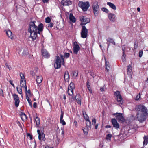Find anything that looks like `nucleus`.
<instances>
[{
  "label": "nucleus",
  "mask_w": 148,
  "mask_h": 148,
  "mask_svg": "<svg viewBox=\"0 0 148 148\" xmlns=\"http://www.w3.org/2000/svg\"><path fill=\"white\" fill-rule=\"evenodd\" d=\"M35 23L36 21H35L31 22L28 29V32L30 33V37L33 41L36 39L37 36V26L35 24Z\"/></svg>",
  "instance_id": "1"
},
{
  "label": "nucleus",
  "mask_w": 148,
  "mask_h": 148,
  "mask_svg": "<svg viewBox=\"0 0 148 148\" xmlns=\"http://www.w3.org/2000/svg\"><path fill=\"white\" fill-rule=\"evenodd\" d=\"M55 62L54 64V66L55 69H58L61 66V64L64 65V56L60 54V57L56 56V58Z\"/></svg>",
  "instance_id": "2"
},
{
  "label": "nucleus",
  "mask_w": 148,
  "mask_h": 148,
  "mask_svg": "<svg viewBox=\"0 0 148 148\" xmlns=\"http://www.w3.org/2000/svg\"><path fill=\"white\" fill-rule=\"evenodd\" d=\"M136 110L137 111V113L148 114V110L146 107L143 105L140 104L136 107Z\"/></svg>",
  "instance_id": "3"
},
{
  "label": "nucleus",
  "mask_w": 148,
  "mask_h": 148,
  "mask_svg": "<svg viewBox=\"0 0 148 148\" xmlns=\"http://www.w3.org/2000/svg\"><path fill=\"white\" fill-rule=\"evenodd\" d=\"M148 114H145L144 113H137L136 116V120L139 121L140 123H142L145 121L146 119V116Z\"/></svg>",
  "instance_id": "4"
},
{
  "label": "nucleus",
  "mask_w": 148,
  "mask_h": 148,
  "mask_svg": "<svg viewBox=\"0 0 148 148\" xmlns=\"http://www.w3.org/2000/svg\"><path fill=\"white\" fill-rule=\"evenodd\" d=\"M78 5V6L81 8L83 11L84 12L87 11L90 6V4L88 1L84 2L79 1Z\"/></svg>",
  "instance_id": "5"
},
{
  "label": "nucleus",
  "mask_w": 148,
  "mask_h": 148,
  "mask_svg": "<svg viewBox=\"0 0 148 148\" xmlns=\"http://www.w3.org/2000/svg\"><path fill=\"white\" fill-rule=\"evenodd\" d=\"M92 8L94 15L96 16H97L99 11V6L97 1H95L93 3Z\"/></svg>",
  "instance_id": "6"
},
{
  "label": "nucleus",
  "mask_w": 148,
  "mask_h": 148,
  "mask_svg": "<svg viewBox=\"0 0 148 148\" xmlns=\"http://www.w3.org/2000/svg\"><path fill=\"white\" fill-rule=\"evenodd\" d=\"M81 32V37L83 38H86L88 36V30L85 25H82Z\"/></svg>",
  "instance_id": "7"
},
{
  "label": "nucleus",
  "mask_w": 148,
  "mask_h": 148,
  "mask_svg": "<svg viewBox=\"0 0 148 148\" xmlns=\"http://www.w3.org/2000/svg\"><path fill=\"white\" fill-rule=\"evenodd\" d=\"M123 114L121 113H116L113 114L114 115H116L115 117L119 122L123 123L125 121V119L123 116Z\"/></svg>",
  "instance_id": "8"
},
{
  "label": "nucleus",
  "mask_w": 148,
  "mask_h": 148,
  "mask_svg": "<svg viewBox=\"0 0 148 148\" xmlns=\"http://www.w3.org/2000/svg\"><path fill=\"white\" fill-rule=\"evenodd\" d=\"M114 95L116 97L117 102L120 103L122 104L123 102V99L120 94V92L119 91L115 92Z\"/></svg>",
  "instance_id": "9"
},
{
  "label": "nucleus",
  "mask_w": 148,
  "mask_h": 148,
  "mask_svg": "<svg viewBox=\"0 0 148 148\" xmlns=\"http://www.w3.org/2000/svg\"><path fill=\"white\" fill-rule=\"evenodd\" d=\"M80 20L82 21L81 25H84L90 22V20L89 18H87L84 16H82L80 17Z\"/></svg>",
  "instance_id": "10"
},
{
  "label": "nucleus",
  "mask_w": 148,
  "mask_h": 148,
  "mask_svg": "<svg viewBox=\"0 0 148 148\" xmlns=\"http://www.w3.org/2000/svg\"><path fill=\"white\" fill-rule=\"evenodd\" d=\"M80 49V47L77 42L75 41L73 44V52L74 53L77 54Z\"/></svg>",
  "instance_id": "11"
},
{
  "label": "nucleus",
  "mask_w": 148,
  "mask_h": 148,
  "mask_svg": "<svg viewBox=\"0 0 148 148\" xmlns=\"http://www.w3.org/2000/svg\"><path fill=\"white\" fill-rule=\"evenodd\" d=\"M111 121L113 125V127L116 129L119 128V125L117 122L116 120L114 118H112L111 119Z\"/></svg>",
  "instance_id": "12"
},
{
  "label": "nucleus",
  "mask_w": 148,
  "mask_h": 148,
  "mask_svg": "<svg viewBox=\"0 0 148 148\" xmlns=\"http://www.w3.org/2000/svg\"><path fill=\"white\" fill-rule=\"evenodd\" d=\"M108 18L110 21L112 22H114L116 21V15L113 13H109L108 15Z\"/></svg>",
  "instance_id": "13"
},
{
  "label": "nucleus",
  "mask_w": 148,
  "mask_h": 148,
  "mask_svg": "<svg viewBox=\"0 0 148 148\" xmlns=\"http://www.w3.org/2000/svg\"><path fill=\"white\" fill-rule=\"evenodd\" d=\"M61 3L64 6H68L71 4L72 2L70 0H62Z\"/></svg>",
  "instance_id": "14"
},
{
  "label": "nucleus",
  "mask_w": 148,
  "mask_h": 148,
  "mask_svg": "<svg viewBox=\"0 0 148 148\" xmlns=\"http://www.w3.org/2000/svg\"><path fill=\"white\" fill-rule=\"evenodd\" d=\"M44 28V26L42 23H40L38 27L37 26V33L40 34V32L43 31Z\"/></svg>",
  "instance_id": "15"
},
{
  "label": "nucleus",
  "mask_w": 148,
  "mask_h": 148,
  "mask_svg": "<svg viewBox=\"0 0 148 148\" xmlns=\"http://www.w3.org/2000/svg\"><path fill=\"white\" fill-rule=\"evenodd\" d=\"M41 53L43 56L45 58H48L50 57V54L45 49L41 50Z\"/></svg>",
  "instance_id": "16"
},
{
  "label": "nucleus",
  "mask_w": 148,
  "mask_h": 148,
  "mask_svg": "<svg viewBox=\"0 0 148 148\" xmlns=\"http://www.w3.org/2000/svg\"><path fill=\"white\" fill-rule=\"evenodd\" d=\"M104 59L105 61L106 69L107 71L108 72L111 69V66L110 64L108 61L106 60V58L105 57H104Z\"/></svg>",
  "instance_id": "17"
},
{
  "label": "nucleus",
  "mask_w": 148,
  "mask_h": 148,
  "mask_svg": "<svg viewBox=\"0 0 148 148\" xmlns=\"http://www.w3.org/2000/svg\"><path fill=\"white\" fill-rule=\"evenodd\" d=\"M64 78L65 81L68 82L69 80V74L68 71H66L64 72Z\"/></svg>",
  "instance_id": "18"
},
{
  "label": "nucleus",
  "mask_w": 148,
  "mask_h": 148,
  "mask_svg": "<svg viewBox=\"0 0 148 148\" xmlns=\"http://www.w3.org/2000/svg\"><path fill=\"white\" fill-rule=\"evenodd\" d=\"M132 67L131 65H129L127 67V74L130 76H132Z\"/></svg>",
  "instance_id": "19"
},
{
  "label": "nucleus",
  "mask_w": 148,
  "mask_h": 148,
  "mask_svg": "<svg viewBox=\"0 0 148 148\" xmlns=\"http://www.w3.org/2000/svg\"><path fill=\"white\" fill-rule=\"evenodd\" d=\"M122 50L123 55L122 56V60L124 62L125 60L126 55L125 54V45H123L122 47Z\"/></svg>",
  "instance_id": "20"
},
{
  "label": "nucleus",
  "mask_w": 148,
  "mask_h": 148,
  "mask_svg": "<svg viewBox=\"0 0 148 148\" xmlns=\"http://www.w3.org/2000/svg\"><path fill=\"white\" fill-rule=\"evenodd\" d=\"M75 99L77 103L80 105H81V97L79 94H77L75 96Z\"/></svg>",
  "instance_id": "21"
},
{
  "label": "nucleus",
  "mask_w": 148,
  "mask_h": 148,
  "mask_svg": "<svg viewBox=\"0 0 148 148\" xmlns=\"http://www.w3.org/2000/svg\"><path fill=\"white\" fill-rule=\"evenodd\" d=\"M22 120L24 121L27 119V117L26 115L24 112H21L20 114Z\"/></svg>",
  "instance_id": "22"
},
{
  "label": "nucleus",
  "mask_w": 148,
  "mask_h": 148,
  "mask_svg": "<svg viewBox=\"0 0 148 148\" xmlns=\"http://www.w3.org/2000/svg\"><path fill=\"white\" fill-rule=\"evenodd\" d=\"M69 19L73 23H75L76 21V18L73 15V14L72 13H70Z\"/></svg>",
  "instance_id": "23"
},
{
  "label": "nucleus",
  "mask_w": 148,
  "mask_h": 148,
  "mask_svg": "<svg viewBox=\"0 0 148 148\" xmlns=\"http://www.w3.org/2000/svg\"><path fill=\"white\" fill-rule=\"evenodd\" d=\"M40 138L38 137V139L39 140L41 141H45L46 140V138L45 137V135L43 132H42L40 136Z\"/></svg>",
  "instance_id": "24"
},
{
  "label": "nucleus",
  "mask_w": 148,
  "mask_h": 148,
  "mask_svg": "<svg viewBox=\"0 0 148 148\" xmlns=\"http://www.w3.org/2000/svg\"><path fill=\"white\" fill-rule=\"evenodd\" d=\"M43 79L41 75H39L37 77L36 81L38 84L40 83L42 81Z\"/></svg>",
  "instance_id": "25"
},
{
  "label": "nucleus",
  "mask_w": 148,
  "mask_h": 148,
  "mask_svg": "<svg viewBox=\"0 0 148 148\" xmlns=\"http://www.w3.org/2000/svg\"><path fill=\"white\" fill-rule=\"evenodd\" d=\"M34 119L35 120L36 127H39L40 123V119L38 116H36L35 118H34Z\"/></svg>",
  "instance_id": "26"
},
{
  "label": "nucleus",
  "mask_w": 148,
  "mask_h": 148,
  "mask_svg": "<svg viewBox=\"0 0 148 148\" xmlns=\"http://www.w3.org/2000/svg\"><path fill=\"white\" fill-rule=\"evenodd\" d=\"M107 4L113 9L114 10H116V6L112 3L110 2H108L107 3Z\"/></svg>",
  "instance_id": "27"
},
{
  "label": "nucleus",
  "mask_w": 148,
  "mask_h": 148,
  "mask_svg": "<svg viewBox=\"0 0 148 148\" xmlns=\"http://www.w3.org/2000/svg\"><path fill=\"white\" fill-rule=\"evenodd\" d=\"M6 34L11 39H12L13 36L12 35V33L10 30L6 31Z\"/></svg>",
  "instance_id": "28"
},
{
  "label": "nucleus",
  "mask_w": 148,
  "mask_h": 148,
  "mask_svg": "<svg viewBox=\"0 0 148 148\" xmlns=\"http://www.w3.org/2000/svg\"><path fill=\"white\" fill-rule=\"evenodd\" d=\"M143 145H146L148 143V136H144L143 137Z\"/></svg>",
  "instance_id": "29"
},
{
  "label": "nucleus",
  "mask_w": 148,
  "mask_h": 148,
  "mask_svg": "<svg viewBox=\"0 0 148 148\" xmlns=\"http://www.w3.org/2000/svg\"><path fill=\"white\" fill-rule=\"evenodd\" d=\"M107 42H109V43H111L112 44L115 45V43L113 40V39L110 38H108V39H107Z\"/></svg>",
  "instance_id": "30"
},
{
  "label": "nucleus",
  "mask_w": 148,
  "mask_h": 148,
  "mask_svg": "<svg viewBox=\"0 0 148 148\" xmlns=\"http://www.w3.org/2000/svg\"><path fill=\"white\" fill-rule=\"evenodd\" d=\"M86 127H90V129L91 128V122L89 119L86 120Z\"/></svg>",
  "instance_id": "31"
},
{
  "label": "nucleus",
  "mask_w": 148,
  "mask_h": 148,
  "mask_svg": "<svg viewBox=\"0 0 148 148\" xmlns=\"http://www.w3.org/2000/svg\"><path fill=\"white\" fill-rule=\"evenodd\" d=\"M112 137V135L111 134H108L106 135L105 139L108 141H110L111 140V138Z\"/></svg>",
  "instance_id": "32"
},
{
  "label": "nucleus",
  "mask_w": 148,
  "mask_h": 148,
  "mask_svg": "<svg viewBox=\"0 0 148 148\" xmlns=\"http://www.w3.org/2000/svg\"><path fill=\"white\" fill-rule=\"evenodd\" d=\"M26 80H21L20 84L21 87H24V86L26 85Z\"/></svg>",
  "instance_id": "33"
},
{
  "label": "nucleus",
  "mask_w": 148,
  "mask_h": 148,
  "mask_svg": "<svg viewBox=\"0 0 148 148\" xmlns=\"http://www.w3.org/2000/svg\"><path fill=\"white\" fill-rule=\"evenodd\" d=\"M26 98L28 101V102L30 106L32 107V103L31 100L29 99V97L28 95H26Z\"/></svg>",
  "instance_id": "34"
},
{
  "label": "nucleus",
  "mask_w": 148,
  "mask_h": 148,
  "mask_svg": "<svg viewBox=\"0 0 148 148\" xmlns=\"http://www.w3.org/2000/svg\"><path fill=\"white\" fill-rule=\"evenodd\" d=\"M82 114L83 116V117L85 120L89 119V117L86 114V112L84 111H82Z\"/></svg>",
  "instance_id": "35"
},
{
  "label": "nucleus",
  "mask_w": 148,
  "mask_h": 148,
  "mask_svg": "<svg viewBox=\"0 0 148 148\" xmlns=\"http://www.w3.org/2000/svg\"><path fill=\"white\" fill-rule=\"evenodd\" d=\"M68 87H69V88H70V89H74L75 88V86L73 82H71L69 84Z\"/></svg>",
  "instance_id": "36"
},
{
  "label": "nucleus",
  "mask_w": 148,
  "mask_h": 148,
  "mask_svg": "<svg viewBox=\"0 0 148 148\" xmlns=\"http://www.w3.org/2000/svg\"><path fill=\"white\" fill-rule=\"evenodd\" d=\"M20 101L19 98L15 100V105L16 107H17L18 106Z\"/></svg>",
  "instance_id": "37"
},
{
  "label": "nucleus",
  "mask_w": 148,
  "mask_h": 148,
  "mask_svg": "<svg viewBox=\"0 0 148 148\" xmlns=\"http://www.w3.org/2000/svg\"><path fill=\"white\" fill-rule=\"evenodd\" d=\"M84 133L85 135H87L88 134V127H86L83 129Z\"/></svg>",
  "instance_id": "38"
},
{
  "label": "nucleus",
  "mask_w": 148,
  "mask_h": 148,
  "mask_svg": "<svg viewBox=\"0 0 148 148\" xmlns=\"http://www.w3.org/2000/svg\"><path fill=\"white\" fill-rule=\"evenodd\" d=\"M101 10L106 13H108L109 12V10H108L105 7L102 8H101Z\"/></svg>",
  "instance_id": "39"
},
{
  "label": "nucleus",
  "mask_w": 148,
  "mask_h": 148,
  "mask_svg": "<svg viewBox=\"0 0 148 148\" xmlns=\"http://www.w3.org/2000/svg\"><path fill=\"white\" fill-rule=\"evenodd\" d=\"M16 89L18 92L20 94H22V89L21 88H18L16 87Z\"/></svg>",
  "instance_id": "40"
},
{
  "label": "nucleus",
  "mask_w": 148,
  "mask_h": 148,
  "mask_svg": "<svg viewBox=\"0 0 148 148\" xmlns=\"http://www.w3.org/2000/svg\"><path fill=\"white\" fill-rule=\"evenodd\" d=\"M12 96L14 101L19 98L18 95L15 94H13Z\"/></svg>",
  "instance_id": "41"
},
{
  "label": "nucleus",
  "mask_w": 148,
  "mask_h": 148,
  "mask_svg": "<svg viewBox=\"0 0 148 148\" xmlns=\"http://www.w3.org/2000/svg\"><path fill=\"white\" fill-rule=\"evenodd\" d=\"M20 75L21 79V80H25V77L24 74L23 73H20Z\"/></svg>",
  "instance_id": "42"
},
{
  "label": "nucleus",
  "mask_w": 148,
  "mask_h": 148,
  "mask_svg": "<svg viewBox=\"0 0 148 148\" xmlns=\"http://www.w3.org/2000/svg\"><path fill=\"white\" fill-rule=\"evenodd\" d=\"M73 75L76 77L78 75V71L77 70L73 72Z\"/></svg>",
  "instance_id": "43"
},
{
  "label": "nucleus",
  "mask_w": 148,
  "mask_h": 148,
  "mask_svg": "<svg viewBox=\"0 0 148 148\" xmlns=\"http://www.w3.org/2000/svg\"><path fill=\"white\" fill-rule=\"evenodd\" d=\"M70 56V54L68 53H64V57L65 58H68Z\"/></svg>",
  "instance_id": "44"
},
{
  "label": "nucleus",
  "mask_w": 148,
  "mask_h": 148,
  "mask_svg": "<svg viewBox=\"0 0 148 148\" xmlns=\"http://www.w3.org/2000/svg\"><path fill=\"white\" fill-rule=\"evenodd\" d=\"M73 90L72 89H70L69 88V87H68V93L69 95H71L70 94V92H69V91H70L72 93V95L73 94Z\"/></svg>",
  "instance_id": "45"
},
{
  "label": "nucleus",
  "mask_w": 148,
  "mask_h": 148,
  "mask_svg": "<svg viewBox=\"0 0 148 148\" xmlns=\"http://www.w3.org/2000/svg\"><path fill=\"white\" fill-rule=\"evenodd\" d=\"M51 21L50 18L48 17L45 18V22L47 23H49Z\"/></svg>",
  "instance_id": "46"
},
{
  "label": "nucleus",
  "mask_w": 148,
  "mask_h": 148,
  "mask_svg": "<svg viewBox=\"0 0 148 148\" xmlns=\"http://www.w3.org/2000/svg\"><path fill=\"white\" fill-rule=\"evenodd\" d=\"M60 123L62 124L63 125H65L66 124V122L64 121V120L63 119H62L61 120H60Z\"/></svg>",
  "instance_id": "47"
},
{
  "label": "nucleus",
  "mask_w": 148,
  "mask_h": 148,
  "mask_svg": "<svg viewBox=\"0 0 148 148\" xmlns=\"http://www.w3.org/2000/svg\"><path fill=\"white\" fill-rule=\"evenodd\" d=\"M96 120L95 118L92 119V124L93 125H95L96 123Z\"/></svg>",
  "instance_id": "48"
},
{
  "label": "nucleus",
  "mask_w": 148,
  "mask_h": 148,
  "mask_svg": "<svg viewBox=\"0 0 148 148\" xmlns=\"http://www.w3.org/2000/svg\"><path fill=\"white\" fill-rule=\"evenodd\" d=\"M61 115H60V120H61V119H63V116H64V112L63 111H62V110H61Z\"/></svg>",
  "instance_id": "49"
},
{
  "label": "nucleus",
  "mask_w": 148,
  "mask_h": 148,
  "mask_svg": "<svg viewBox=\"0 0 148 148\" xmlns=\"http://www.w3.org/2000/svg\"><path fill=\"white\" fill-rule=\"evenodd\" d=\"M0 96H1L3 97H4L3 92V90L0 89Z\"/></svg>",
  "instance_id": "50"
},
{
  "label": "nucleus",
  "mask_w": 148,
  "mask_h": 148,
  "mask_svg": "<svg viewBox=\"0 0 148 148\" xmlns=\"http://www.w3.org/2000/svg\"><path fill=\"white\" fill-rule=\"evenodd\" d=\"M50 23L48 25V27L51 28L53 25V23L52 22H50Z\"/></svg>",
  "instance_id": "51"
},
{
  "label": "nucleus",
  "mask_w": 148,
  "mask_h": 148,
  "mask_svg": "<svg viewBox=\"0 0 148 148\" xmlns=\"http://www.w3.org/2000/svg\"><path fill=\"white\" fill-rule=\"evenodd\" d=\"M26 93L28 95V96H30L31 95V91L29 89H28V90L27 91V92Z\"/></svg>",
  "instance_id": "52"
},
{
  "label": "nucleus",
  "mask_w": 148,
  "mask_h": 148,
  "mask_svg": "<svg viewBox=\"0 0 148 148\" xmlns=\"http://www.w3.org/2000/svg\"><path fill=\"white\" fill-rule=\"evenodd\" d=\"M5 66L6 67L8 68L9 70H10L11 69V67L10 66L8 65L7 63H6Z\"/></svg>",
  "instance_id": "53"
},
{
  "label": "nucleus",
  "mask_w": 148,
  "mask_h": 148,
  "mask_svg": "<svg viewBox=\"0 0 148 148\" xmlns=\"http://www.w3.org/2000/svg\"><path fill=\"white\" fill-rule=\"evenodd\" d=\"M27 136H29V137L30 140H31L32 139V136L29 133H27Z\"/></svg>",
  "instance_id": "54"
},
{
  "label": "nucleus",
  "mask_w": 148,
  "mask_h": 148,
  "mask_svg": "<svg viewBox=\"0 0 148 148\" xmlns=\"http://www.w3.org/2000/svg\"><path fill=\"white\" fill-rule=\"evenodd\" d=\"M143 53V51H142L141 50L139 52V56L140 57H141L142 56Z\"/></svg>",
  "instance_id": "55"
},
{
  "label": "nucleus",
  "mask_w": 148,
  "mask_h": 148,
  "mask_svg": "<svg viewBox=\"0 0 148 148\" xmlns=\"http://www.w3.org/2000/svg\"><path fill=\"white\" fill-rule=\"evenodd\" d=\"M87 88L88 89V91L90 92V93H92V90L90 88V85H88L87 86Z\"/></svg>",
  "instance_id": "56"
},
{
  "label": "nucleus",
  "mask_w": 148,
  "mask_h": 148,
  "mask_svg": "<svg viewBox=\"0 0 148 148\" xmlns=\"http://www.w3.org/2000/svg\"><path fill=\"white\" fill-rule=\"evenodd\" d=\"M24 87L25 88V95H28L27 94V93H26L27 91V85H25V86H24Z\"/></svg>",
  "instance_id": "57"
},
{
  "label": "nucleus",
  "mask_w": 148,
  "mask_h": 148,
  "mask_svg": "<svg viewBox=\"0 0 148 148\" xmlns=\"http://www.w3.org/2000/svg\"><path fill=\"white\" fill-rule=\"evenodd\" d=\"M37 132L38 134V137L40 138V134H41V133L40 130H37Z\"/></svg>",
  "instance_id": "58"
},
{
  "label": "nucleus",
  "mask_w": 148,
  "mask_h": 148,
  "mask_svg": "<svg viewBox=\"0 0 148 148\" xmlns=\"http://www.w3.org/2000/svg\"><path fill=\"white\" fill-rule=\"evenodd\" d=\"M9 82L10 83V84L13 86V87L14 88H15V86L14 84H13V83L12 82L13 81L12 80H10L9 81Z\"/></svg>",
  "instance_id": "59"
},
{
  "label": "nucleus",
  "mask_w": 148,
  "mask_h": 148,
  "mask_svg": "<svg viewBox=\"0 0 148 148\" xmlns=\"http://www.w3.org/2000/svg\"><path fill=\"white\" fill-rule=\"evenodd\" d=\"M33 107L35 108H36L37 107V103L36 102H34L33 104Z\"/></svg>",
  "instance_id": "60"
},
{
  "label": "nucleus",
  "mask_w": 148,
  "mask_h": 148,
  "mask_svg": "<svg viewBox=\"0 0 148 148\" xmlns=\"http://www.w3.org/2000/svg\"><path fill=\"white\" fill-rule=\"evenodd\" d=\"M140 93H139L138 95H137L136 97V99L137 100H138L139 99V98H140Z\"/></svg>",
  "instance_id": "61"
},
{
  "label": "nucleus",
  "mask_w": 148,
  "mask_h": 148,
  "mask_svg": "<svg viewBox=\"0 0 148 148\" xmlns=\"http://www.w3.org/2000/svg\"><path fill=\"white\" fill-rule=\"evenodd\" d=\"M131 118L133 120H135L136 119V117H135L134 115H132L131 116Z\"/></svg>",
  "instance_id": "62"
},
{
  "label": "nucleus",
  "mask_w": 148,
  "mask_h": 148,
  "mask_svg": "<svg viewBox=\"0 0 148 148\" xmlns=\"http://www.w3.org/2000/svg\"><path fill=\"white\" fill-rule=\"evenodd\" d=\"M138 45L137 43H136V42H135L134 44V49H136L138 47Z\"/></svg>",
  "instance_id": "63"
},
{
  "label": "nucleus",
  "mask_w": 148,
  "mask_h": 148,
  "mask_svg": "<svg viewBox=\"0 0 148 148\" xmlns=\"http://www.w3.org/2000/svg\"><path fill=\"white\" fill-rule=\"evenodd\" d=\"M100 90L101 92H103L104 91V88L103 87H101L100 88Z\"/></svg>",
  "instance_id": "64"
}]
</instances>
